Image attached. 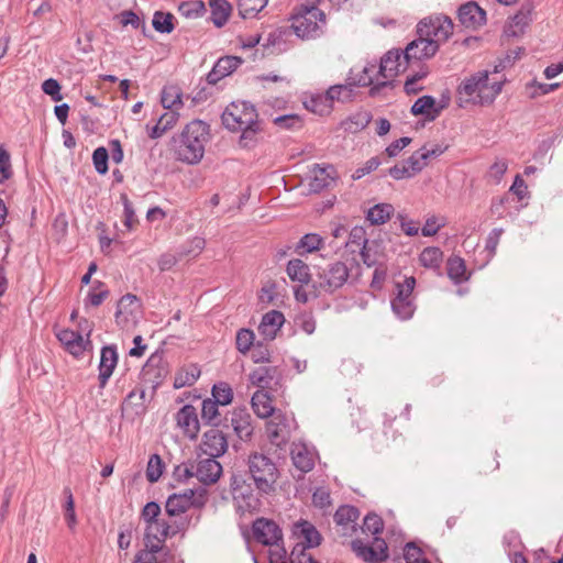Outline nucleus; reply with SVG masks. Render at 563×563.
<instances>
[{
  "instance_id": "nucleus-1",
  "label": "nucleus",
  "mask_w": 563,
  "mask_h": 563,
  "mask_svg": "<svg viewBox=\"0 0 563 563\" xmlns=\"http://www.w3.org/2000/svg\"><path fill=\"white\" fill-rule=\"evenodd\" d=\"M294 545L288 554L285 547L271 549L268 554L269 563H320L308 552L317 548L322 541L321 533L308 520L300 519L291 527Z\"/></svg>"
},
{
  "instance_id": "nucleus-2",
  "label": "nucleus",
  "mask_w": 563,
  "mask_h": 563,
  "mask_svg": "<svg viewBox=\"0 0 563 563\" xmlns=\"http://www.w3.org/2000/svg\"><path fill=\"white\" fill-rule=\"evenodd\" d=\"M187 520L165 519L145 523L144 548L140 550L132 563H163L162 558L168 554L165 541L168 536H175L187 527Z\"/></svg>"
},
{
  "instance_id": "nucleus-3",
  "label": "nucleus",
  "mask_w": 563,
  "mask_h": 563,
  "mask_svg": "<svg viewBox=\"0 0 563 563\" xmlns=\"http://www.w3.org/2000/svg\"><path fill=\"white\" fill-rule=\"evenodd\" d=\"M210 136L209 124L202 120L190 121L179 134L172 139V148L176 158L189 165L198 164L205 155Z\"/></svg>"
},
{
  "instance_id": "nucleus-4",
  "label": "nucleus",
  "mask_w": 563,
  "mask_h": 563,
  "mask_svg": "<svg viewBox=\"0 0 563 563\" xmlns=\"http://www.w3.org/2000/svg\"><path fill=\"white\" fill-rule=\"evenodd\" d=\"M416 32L418 37L411 41L404 49H390L380 58L377 74L384 80L371 87L369 95L372 97L378 96L383 88L391 85L393 78L398 76L401 71H405L413 60L421 58L412 54V51L418 48L419 42H422V20L416 24Z\"/></svg>"
},
{
  "instance_id": "nucleus-5",
  "label": "nucleus",
  "mask_w": 563,
  "mask_h": 563,
  "mask_svg": "<svg viewBox=\"0 0 563 563\" xmlns=\"http://www.w3.org/2000/svg\"><path fill=\"white\" fill-rule=\"evenodd\" d=\"M321 0H300L289 15L290 29L302 40L320 37L327 24L325 14L318 8Z\"/></svg>"
},
{
  "instance_id": "nucleus-6",
  "label": "nucleus",
  "mask_w": 563,
  "mask_h": 563,
  "mask_svg": "<svg viewBox=\"0 0 563 563\" xmlns=\"http://www.w3.org/2000/svg\"><path fill=\"white\" fill-rule=\"evenodd\" d=\"M488 70H479L465 78L457 88L460 99L464 101L490 104L503 90V79H490Z\"/></svg>"
},
{
  "instance_id": "nucleus-7",
  "label": "nucleus",
  "mask_w": 563,
  "mask_h": 563,
  "mask_svg": "<svg viewBox=\"0 0 563 563\" xmlns=\"http://www.w3.org/2000/svg\"><path fill=\"white\" fill-rule=\"evenodd\" d=\"M247 478L261 495H268L276 489L279 470L272 457L266 454L253 452L247 457Z\"/></svg>"
},
{
  "instance_id": "nucleus-8",
  "label": "nucleus",
  "mask_w": 563,
  "mask_h": 563,
  "mask_svg": "<svg viewBox=\"0 0 563 563\" xmlns=\"http://www.w3.org/2000/svg\"><path fill=\"white\" fill-rule=\"evenodd\" d=\"M253 486V482L247 478L246 474L242 472L232 474L230 488L238 512H254L260 509V497Z\"/></svg>"
},
{
  "instance_id": "nucleus-9",
  "label": "nucleus",
  "mask_w": 563,
  "mask_h": 563,
  "mask_svg": "<svg viewBox=\"0 0 563 563\" xmlns=\"http://www.w3.org/2000/svg\"><path fill=\"white\" fill-rule=\"evenodd\" d=\"M452 33L453 23L450 18L435 15L424 19V58L434 56Z\"/></svg>"
},
{
  "instance_id": "nucleus-10",
  "label": "nucleus",
  "mask_w": 563,
  "mask_h": 563,
  "mask_svg": "<svg viewBox=\"0 0 563 563\" xmlns=\"http://www.w3.org/2000/svg\"><path fill=\"white\" fill-rule=\"evenodd\" d=\"M350 276V269L344 262L335 261L320 268L313 280V288L318 294H333L343 287Z\"/></svg>"
},
{
  "instance_id": "nucleus-11",
  "label": "nucleus",
  "mask_w": 563,
  "mask_h": 563,
  "mask_svg": "<svg viewBox=\"0 0 563 563\" xmlns=\"http://www.w3.org/2000/svg\"><path fill=\"white\" fill-rule=\"evenodd\" d=\"M415 286V277H406L404 282L395 284L390 307L394 314L401 321L411 319L417 309L412 296Z\"/></svg>"
},
{
  "instance_id": "nucleus-12",
  "label": "nucleus",
  "mask_w": 563,
  "mask_h": 563,
  "mask_svg": "<svg viewBox=\"0 0 563 563\" xmlns=\"http://www.w3.org/2000/svg\"><path fill=\"white\" fill-rule=\"evenodd\" d=\"M258 120L255 107L249 101L231 102L222 113V123L229 131L238 132L242 126L254 124Z\"/></svg>"
},
{
  "instance_id": "nucleus-13",
  "label": "nucleus",
  "mask_w": 563,
  "mask_h": 563,
  "mask_svg": "<svg viewBox=\"0 0 563 563\" xmlns=\"http://www.w3.org/2000/svg\"><path fill=\"white\" fill-rule=\"evenodd\" d=\"M207 503V492L205 488L185 489L179 494H172L166 503L165 510L169 517H178L186 512L190 507H203Z\"/></svg>"
},
{
  "instance_id": "nucleus-14",
  "label": "nucleus",
  "mask_w": 563,
  "mask_h": 563,
  "mask_svg": "<svg viewBox=\"0 0 563 563\" xmlns=\"http://www.w3.org/2000/svg\"><path fill=\"white\" fill-rule=\"evenodd\" d=\"M294 423V419L280 410L274 413L266 423V434L269 442L279 448L286 444L290 439Z\"/></svg>"
},
{
  "instance_id": "nucleus-15",
  "label": "nucleus",
  "mask_w": 563,
  "mask_h": 563,
  "mask_svg": "<svg viewBox=\"0 0 563 563\" xmlns=\"http://www.w3.org/2000/svg\"><path fill=\"white\" fill-rule=\"evenodd\" d=\"M351 549L365 563H382L388 558V548L385 540L377 537L374 538V544L355 539L351 542Z\"/></svg>"
},
{
  "instance_id": "nucleus-16",
  "label": "nucleus",
  "mask_w": 563,
  "mask_h": 563,
  "mask_svg": "<svg viewBox=\"0 0 563 563\" xmlns=\"http://www.w3.org/2000/svg\"><path fill=\"white\" fill-rule=\"evenodd\" d=\"M253 537L256 542L263 545L279 548L283 541V531L280 527L272 519L257 518L252 525Z\"/></svg>"
},
{
  "instance_id": "nucleus-17",
  "label": "nucleus",
  "mask_w": 563,
  "mask_h": 563,
  "mask_svg": "<svg viewBox=\"0 0 563 563\" xmlns=\"http://www.w3.org/2000/svg\"><path fill=\"white\" fill-rule=\"evenodd\" d=\"M142 313V303L137 296L126 294L120 298L114 313L115 322L121 328L135 324Z\"/></svg>"
},
{
  "instance_id": "nucleus-18",
  "label": "nucleus",
  "mask_w": 563,
  "mask_h": 563,
  "mask_svg": "<svg viewBox=\"0 0 563 563\" xmlns=\"http://www.w3.org/2000/svg\"><path fill=\"white\" fill-rule=\"evenodd\" d=\"M168 374V365L164 361V353L154 352L141 371V378L144 383L150 384L154 389L157 388Z\"/></svg>"
},
{
  "instance_id": "nucleus-19",
  "label": "nucleus",
  "mask_w": 563,
  "mask_h": 563,
  "mask_svg": "<svg viewBox=\"0 0 563 563\" xmlns=\"http://www.w3.org/2000/svg\"><path fill=\"white\" fill-rule=\"evenodd\" d=\"M56 336L65 350L76 358L82 357L87 350L92 349L91 340L84 339L79 331L63 329Z\"/></svg>"
},
{
  "instance_id": "nucleus-20",
  "label": "nucleus",
  "mask_w": 563,
  "mask_h": 563,
  "mask_svg": "<svg viewBox=\"0 0 563 563\" xmlns=\"http://www.w3.org/2000/svg\"><path fill=\"white\" fill-rule=\"evenodd\" d=\"M201 450L210 457L222 456L228 450V439L222 430L211 428L202 437Z\"/></svg>"
},
{
  "instance_id": "nucleus-21",
  "label": "nucleus",
  "mask_w": 563,
  "mask_h": 563,
  "mask_svg": "<svg viewBox=\"0 0 563 563\" xmlns=\"http://www.w3.org/2000/svg\"><path fill=\"white\" fill-rule=\"evenodd\" d=\"M533 9L531 2L522 3L518 12L509 19L505 27L506 35L511 37L522 35L532 21Z\"/></svg>"
},
{
  "instance_id": "nucleus-22",
  "label": "nucleus",
  "mask_w": 563,
  "mask_h": 563,
  "mask_svg": "<svg viewBox=\"0 0 563 563\" xmlns=\"http://www.w3.org/2000/svg\"><path fill=\"white\" fill-rule=\"evenodd\" d=\"M460 23L471 30H476L486 23V12L473 1L462 4L457 10Z\"/></svg>"
},
{
  "instance_id": "nucleus-23",
  "label": "nucleus",
  "mask_w": 563,
  "mask_h": 563,
  "mask_svg": "<svg viewBox=\"0 0 563 563\" xmlns=\"http://www.w3.org/2000/svg\"><path fill=\"white\" fill-rule=\"evenodd\" d=\"M118 349L115 344L104 345L100 352L99 362V387L104 388L118 364Z\"/></svg>"
},
{
  "instance_id": "nucleus-24",
  "label": "nucleus",
  "mask_w": 563,
  "mask_h": 563,
  "mask_svg": "<svg viewBox=\"0 0 563 563\" xmlns=\"http://www.w3.org/2000/svg\"><path fill=\"white\" fill-rule=\"evenodd\" d=\"M176 421L184 434L191 440L197 439L200 431L197 409L192 405H185L176 413Z\"/></svg>"
},
{
  "instance_id": "nucleus-25",
  "label": "nucleus",
  "mask_w": 563,
  "mask_h": 563,
  "mask_svg": "<svg viewBox=\"0 0 563 563\" xmlns=\"http://www.w3.org/2000/svg\"><path fill=\"white\" fill-rule=\"evenodd\" d=\"M242 64L243 59L238 56L227 55L220 57L207 75L208 84L216 85L222 78L231 75Z\"/></svg>"
},
{
  "instance_id": "nucleus-26",
  "label": "nucleus",
  "mask_w": 563,
  "mask_h": 563,
  "mask_svg": "<svg viewBox=\"0 0 563 563\" xmlns=\"http://www.w3.org/2000/svg\"><path fill=\"white\" fill-rule=\"evenodd\" d=\"M229 428L232 427L235 435L242 440L247 441L253 434L252 417L246 408H236L231 412L228 421Z\"/></svg>"
},
{
  "instance_id": "nucleus-27",
  "label": "nucleus",
  "mask_w": 563,
  "mask_h": 563,
  "mask_svg": "<svg viewBox=\"0 0 563 563\" xmlns=\"http://www.w3.org/2000/svg\"><path fill=\"white\" fill-rule=\"evenodd\" d=\"M358 517L360 511L356 507L351 505L340 506L334 514V521L340 528V533L351 536L355 532Z\"/></svg>"
},
{
  "instance_id": "nucleus-28",
  "label": "nucleus",
  "mask_w": 563,
  "mask_h": 563,
  "mask_svg": "<svg viewBox=\"0 0 563 563\" xmlns=\"http://www.w3.org/2000/svg\"><path fill=\"white\" fill-rule=\"evenodd\" d=\"M421 161L422 151L418 150L408 159L390 167L388 174L396 180L410 178L422 169L420 165Z\"/></svg>"
},
{
  "instance_id": "nucleus-29",
  "label": "nucleus",
  "mask_w": 563,
  "mask_h": 563,
  "mask_svg": "<svg viewBox=\"0 0 563 563\" xmlns=\"http://www.w3.org/2000/svg\"><path fill=\"white\" fill-rule=\"evenodd\" d=\"M378 65L376 60L368 62L366 65L358 67L354 66L350 69L347 80L355 87H367L374 84L375 77H380L378 74Z\"/></svg>"
},
{
  "instance_id": "nucleus-30",
  "label": "nucleus",
  "mask_w": 563,
  "mask_h": 563,
  "mask_svg": "<svg viewBox=\"0 0 563 563\" xmlns=\"http://www.w3.org/2000/svg\"><path fill=\"white\" fill-rule=\"evenodd\" d=\"M196 465L195 477L203 485H210L216 483L221 473L222 466L216 460V457H208L199 461Z\"/></svg>"
},
{
  "instance_id": "nucleus-31",
  "label": "nucleus",
  "mask_w": 563,
  "mask_h": 563,
  "mask_svg": "<svg viewBox=\"0 0 563 563\" xmlns=\"http://www.w3.org/2000/svg\"><path fill=\"white\" fill-rule=\"evenodd\" d=\"M251 384L260 387L262 390L265 388H273L272 383L279 384L282 373L277 366H263L254 369L250 376Z\"/></svg>"
},
{
  "instance_id": "nucleus-32",
  "label": "nucleus",
  "mask_w": 563,
  "mask_h": 563,
  "mask_svg": "<svg viewBox=\"0 0 563 563\" xmlns=\"http://www.w3.org/2000/svg\"><path fill=\"white\" fill-rule=\"evenodd\" d=\"M284 322L285 317L283 312L278 310H271L263 316L258 325V332L266 341H273Z\"/></svg>"
},
{
  "instance_id": "nucleus-33",
  "label": "nucleus",
  "mask_w": 563,
  "mask_h": 563,
  "mask_svg": "<svg viewBox=\"0 0 563 563\" xmlns=\"http://www.w3.org/2000/svg\"><path fill=\"white\" fill-rule=\"evenodd\" d=\"M333 173L334 168L332 166L320 167L319 164H316L309 178V191L318 194L328 188L334 181Z\"/></svg>"
},
{
  "instance_id": "nucleus-34",
  "label": "nucleus",
  "mask_w": 563,
  "mask_h": 563,
  "mask_svg": "<svg viewBox=\"0 0 563 563\" xmlns=\"http://www.w3.org/2000/svg\"><path fill=\"white\" fill-rule=\"evenodd\" d=\"M219 406L220 405L210 398L205 399L201 405V419L205 424L211 426L213 428L222 427L224 429H229V418H221Z\"/></svg>"
},
{
  "instance_id": "nucleus-35",
  "label": "nucleus",
  "mask_w": 563,
  "mask_h": 563,
  "mask_svg": "<svg viewBox=\"0 0 563 563\" xmlns=\"http://www.w3.org/2000/svg\"><path fill=\"white\" fill-rule=\"evenodd\" d=\"M291 460L295 467L303 473L310 472L314 466V453L303 443L294 444Z\"/></svg>"
},
{
  "instance_id": "nucleus-36",
  "label": "nucleus",
  "mask_w": 563,
  "mask_h": 563,
  "mask_svg": "<svg viewBox=\"0 0 563 563\" xmlns=\"http://www.w3.org/2000/svg\"><path fill=\"white\" fill-rule=\"evenodd\" d=\"M252 408L255 415L260 418L272 417L277 411L272 405V398L266 390H257L254 393L251 399Z\"/></svg>"
},
{
  "instance_id": "nucleus-37",
  "label": "nucleus",
  "mask_w": 563,
  "mask_h": 563,
  "mask_svg": "<svg viewBox=\"0 0 563 563\" xmlns=\"http://www.w3.org/2000/svg\"><path fill=\"white\" fill-rule=\"evenodd\" d=\"M210 20L217 27H222L232 13V4L228 0H209Z\"/></svg>"
},
{
  "instance_id": "nucleus-38",
  "label": "nucleus",
  "mask_w": 563,
  "mask_h": 563,
  "mask_svg": "<svg viewBox=\"0 0 563 563\" xmlns=\"http://www.w3.org/2000/svg\"><path fill=\"white\" fill-rule=\"evenodd\" d=\"M286 272L292 282L307 285L311 280L309 266L300 258L290 260L287 263Z\"/></svg>"
},
{
  "instance_id": "nucleus-39",
  "label": "nucleus",
  "mask_w": 563,
  "mask_h": 563,
  "mask_svg": "<svg viewBox=\"0 0 563 563\" xmlns=\"http://www.w3.org/2000/svg\"><path fill=\"white\" fill-rule=\"evenodd\" d=\"M262 130L261 121H257L254 124L242 126V129L239 130L241 131V135L238 142L239 146L245 150L254 148L260 141V133Z\"/></svg>"
},
{
  "instance_id": "nucleus-40",
  "label": "nucleus",
  "mask_w": 563,
  "mask_h": 563,
  "mask_svg": "<svg viewBox=\"0 0 563 563\" xmlns=\"http://www.w3.org/2000/svg\"><path fill=\"white\" fill-rule=\"evenodd\" d=\"M200 368L196 364H190L180 368L174 379V388L180 389L192 386L200 377Z\"/></svg>"
},
{
  "instance_id": "nucleus-41",
  "label": "nucleus",
  "mask_w": 563,
  "mask_h": 563,
  "mask_svg": "<svg viewBox=\"0 0 563 563\" xmlns=\"http://www.w3.org/2000/svg\"><path fill=\"white\" fill-rule=\"evenodd\" d=\"M450 103V97L442 95L439 100L424 95V122L433 121Z\"/></svg>"
},
{
  "instance_id": "nucleus-42",
  "label": "nucleus",
  "mask_w": 563,
  "mask_h": 563,
  "mask_svg": "<svg viewBox=\"0 0 563 563\" xmlns=\"http://www.w3.org/2000/svg\"><path fill=\"white\" fill-rule=\"evenodd\" d=\"M324 96L331 106L335 100L341 102L351 101L354 97V86L346 79V84L331 86Z\"/></svg>"
},
{
  "instance_id": "nucleus-43",
  "label": "nucleus",
  "mask_w": 563,
  "mask_h": 563,
  "mask_svg": "<svg viewBox=\"0 0 563 563\" xmlns=\"http://www.w3.org/2000/svg\"><path fill=\"white\" fill-rule=\"evenodd\" d=\"M448 276L454 284L466 282L470 277L466 271L465 262L460 256H451L446 263Z\"/></svg>"
},
{
  "instance_id": "nucleus-44",
  "label": "nucleus",
  "mask_w": 563,
  "mask_h": 563,
  "mask_svg": "<svg viewBox=\"0 0 563 563\" xmlns=\"http://www.w3.org/2000/svg\"><path fill=\"white\" fill-rule=\"evenodd\" d=\"M394 212V207L390 203H377L369 208L366 214V220L371 224L379 225L386 223Z\"/></svg>"
},
{
  "instance_id": "nucleus-45",
  "label": "nucleus",
  "mask_w": 563,
  "mask_h": 563,
  "mask_svg": "<svg viewBox=\"0 0 563 563\" xmlns=\"http://www.w3.org/2000/svg\"><path fill=\"white\" fill-rule=\"evenodd\" d=\"M268 0H238L236 7L242 19H253L265 9Z\"/></svg>"
},
{
  "instance_id": "nucleus-46",
  "label": "nucleus",
  "mask_w": 563,
  "mask_h": 563,
  "mask_svg": "<svg viewBox=\"0 0 563 563\" xmlns=\"http://www.w3.org/2000/svg\"><path fill=\"white\" fill-rule=\"evenodd\" d=\"M292 30L289 27H278L272 31L263 44L264 47H277L278 51H285L287 48L288 37L291 36Z\"/></svg>"
},
{
  "instance_id": "nucleus-47",
  "label": "nucleus",
  "mask_w": 563,
  "mask_h": 563,
  "mask_svg": "<svg viewBox=\"0 0 563 563\" xmlns=\"http://www.w3.org/2000/svg\"><path fill=\"white\" fill-rule=\"evenodd\" d=\"M175 16L170 12L156 11L153 14V29L162 34H169L175 29Z\"/></svg>"
},
{
  "instance_id": "nucleus-48",
  "label": "nucleus",
  "mask_w": 563,
  "mask_h": 563,
  "mask_svg": "<svg viewBox=\"0 0 563 563\" xmlns=\"http://www.w3.org/2000/svg\"><path fill=\"white\" fill-rule=\"evenodd\" d=\"M372 120L368 111H358L350 115L344 122V129L349 132H356L365 129Z\"/></svg>"
},
{
  "instance_id": "nucleus-49",
  "label": "nucleus",
  "mask_w": 563,
  "mask_h": 563,
  "mask_svg": "<svg viewBox=\"0 0 563 563\" xmlns=\"http://www.w3.org/2000/svg\"><path fill=\"white\" fill-rule=\"evenodd\" d=\"M323 244V239L317 233L305 234L296 245L298 254L311 253L319 250Z\"/></svg>"
},
{
  "instance_id": "nucleus-50",
  "label": "nucleus",
  "mask_w": 563,
  "mask_h": 563,
  "mask_svg": "<svg viewBox=\"0 0 563 563\" xmlns=\"http://www.w3.org/2000/svg\"><path fill=\"white\" fill-rule=\"evenodd\" d=\"M211 400H214L220 406H227L231 404L233 399V390L231 386L225 382H219L212 386Z\"/></svg>"
},
{
  "instance_id": "nucleus-51",
  "label": "nucleus",
  "mask_w": 563,
  "mask_h": 563,
  "mask_svg": "<svg viewBox=\"0 0 563 563\" xmlns=\"http://www.w3.org/2000/svg\"><path fill=\"white\" fill-rule=\"evenodd\" d=\"M108 296L109 290L106 285L100 280H96L92 288L87 294L85 306L90 305L92 307H98L108 298Z\"/></svg>"
},
{
  "instance_id": "nucleus-52",
  "label": "nucleus",
  "mask_w": 563,
  "mask_h": 563,
  "mask_svg": "<svg viewBox=\"0 0 563 563\" xmlns=\"http://www.w3.org/2000/svg\"><path fill=\"white\" fill-rule=\"evenodd\" d=\"M178 11L180 14L188 19H196L202 16L207 9L201 0L184 1L179 4Z\"/></svg>"
},
{
  "instance_id": "nucleus-53",
  "label": "nucleus",
  "mask_w": 563,
  "mask_h": 563,
  "mask_svg": "<svg viewBox=\"0 0 563 563\" xmlns=\"http://www.w3.org/2000/svg\"><path fill=\"white\" fill-rule=\"evenodd\" d=\"M206 246V240L201 236H194L178 249L179 257L198 256Z\"/></svg>"
},
{
  "instance_id": "nucleus-54",
  "label": "nucleus",
  "mask_w": 563,
  "mask_h": 563,
  "mask_svg": "<svg viewBox=\"0 0 563 563\" xmlns=\"http://www.w3.org/2000/svg\"><path fill=\"white\" fill-rule=\"evenodd\" d=\"M254 340L255 335L253 330L247 328L240 329L235 338L236 350L242 354L249 353L251 347L255 344Z\"/></svg>"
},
{
  "instance_id": "nucleus-55",
  "label": "nucleus",
  "mask_w": 563,
  "mask_h": 563,
  "mask_svg": "<svg viewBox=\"0 0 563 563\" xmlns=\"http://www.w3.org/2000/svg\"><path fill=\"white\" fill-rule=\"evenodd\" d=\"M443 263V252L435 246H427L424 247V268H431L438 272L439 275L440 268Z\"/></svg>"
},
{
  "instance_id": "nucleus-56",
  "label": "nucleus",
  "mask_w": 563,
  "mask_h": 563,
  "mask_svg": "<svg viewBox=\"0 0 563 563\" xmlns=\"http://www.w3.org/2000/svg\"><path fill=\"white\" fill-rule=\"evenodd\" d=\"M508 169V162L505 158H497L488 168L486 178L489 183L499 185Z\"/></svg>"
},
{
  "instance_id": "nucleus-57",
  "label": "nucleus",
  "mask_w": 563,
  "mask_h": 563,
  "mask_svg": "<svg viewBox=\"0 0 563 563\" xmlns=\"http://www.w3.org/2000/svg\"><path fill=\"white\" fill-rule=\"evenodd\" d=\"M305 108L310 112L322 115L332 108L324 95L311 96L305 102Z\"/></svg>"
},
{
  "instance_id": "nucleus-58",
  "label": "nucleus",
  "mask_w": 563,
  "mask_h": 563,
  "mask_svg": "<svg viewBox=\"0 0 563 563\" xmlns=\"http://www.w3.org/2000/svg\"><path fill=\"white\" fill-rule=\"evenodd\" d=\"M162 106L170 110L174 106H183L181 92L175 86L164 87L161 97Z\"/></svg>"
},
{
  "instance_id": "nucleus-59",
  "label": "nucleus",
  "mask_w": 563,
  "mask_h": 563,
  "mask_svg": "<svg viewBox=\"0 0 563 563\" xmlns=\"http://www.w3.org/2000/svg\"><path fill=\"white\" fill-rule=\"evenodd\" d=\"M164 471V462L158 454H152L147 462L146 478L150 483H155L159 479Z\"/></svg>"
},
{
  "instance_id": "nucleus-60",
  "label": "nucleus",
  "mask_w": 563,
  "mask_h": 563,
  "mask_svg": "<svg viewBox=\"0 0 563 563\" xmlns=\"http://www.w3.org/2000/svg\"><path fill=\"white\" fill-rule=\"evenodd\" d=\"M274 123L283 130H299L303 125V120L296 113H288L276 117Z\"/></svg>"
},
{
  "instance_id": "nucleus-61",
  "label": "nucleus",
  "mask_w": 563,
  "mask_h": 563,
  "mask_svg": "<svg viewBox=\"0 0 563 563\" xmlns=\"http://www.w3.org/2000/svg\"><path fill=\"white\" fill-rule=\"evenodd\" d=\"M384 522L383 519L376 514H368L363 519V525L361 527L364 533H371L373 536H377L383 531Z\"/></svg>"
},
{
  "instance_id": "nucleus-62",
  "label": "nucleus",
  "mask_w": 563,
  "mask_h": 563,
  "mask_svg": "<svg viewBox=\"0 0 563 563\" xmlns=\"http://www.w3.org/2000/svg\"><path fill=\"white\" fill-rule=\"evenodd\" d=\"M109 153L108 150L103 146L97 147L92 153V162L96 168V172L100 175L107 174Z\"/></svg>"
},
{
  "instance_id": "nucleus-63",
  "label": "nucleus",
  "mask_w": 563,
  "mask_h": 563,
  "mask_svg": "<svg viewBox=\"0 0 563 563\" xmlns=\"http://www.w3.org/2000/svg\"><path fill=\"white\" fill-rule=\"evenodd\" d=\"M250 352L252 361L256 364L271 362L268 345L262 341L256 342Z\"/></svg>"
},
{
  "instance_id": "nucleus-64",
  "label": "nucleus",
  "mask_w": 563,
  "mask_h": 563,
  "mask_svg": "<svg viewBox=\"0 0 563 563\" xmlns=\"http://www.w3.org/2000/svg\"><path fill=\"white\" fill-rule=\"evenodd\" d=\"M12 176V166L10 153L4 148L3 145L0 146V184H3Z\"/></svg>"
}]
</instances>
